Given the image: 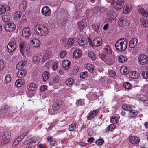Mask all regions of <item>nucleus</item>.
<instances>
[{
  "instance_id": "obj_53",
  "label": "nucleus",
  "mask_w": 148,
  "mask_h": 148,
  "mask_svg": "<svg viewBox=\"0 0 148 148\" xmlns=\"http://www.w3.org/2000/svg\"><path fill=\"white\" fill-rule=\"evenodd\" d=\"M14 16L15 18L16 19L18 20L21 17V13L19 11H16L14 14Z\"/></svg>"
},
{
  "instance_id": "obj_59",
  "label": "nucleus",
  "mask_w": 148,
  "mask_h": 148,
  "mask_svg": "<svg viewBox=\"0 0 148 148\" xmlns=\"http://www.w3.org/2000/svg\"><path fill=\"white\" fill-rule=\"evenodd\" d=\"M110 121L111 123H117V118L116 117H112L110 119Z\"/></svg>"
},
{
  "instance_id": "obj_24",
  "label": "nucleus",
  "mask_w": 148,
  "mask_h": 148,
  "mask_svg": "<svg viewBox=\"0 0 148 148\" xmlns=\"http://www.w3.org/2000/svg\"><path fill=\"white\" fill-rule=\"evenodd\" d=\"M82 55V52L79 49H76L73 53V56L75 58L78 59Z\"/></svg>"
},
{
  "instance_id": "obj_63",
  "label": "nucleus",
  "mask_w": 148,
  "mask_h": 148,
  "mask_svg": "<svg viewBox=\"0 0 148 148\" xmlns=\"http://www.w3.org/2000/svg\"><path fill=\"white\" fill-rule=\"evenodd\" d=\"M2 108L7 112L10 109V108L7 105H5L2 106Z\"/></svg>"
},
{
  "instance_id": "obj_35",
  "label": "nucleus",
  "mask_w": 148,
  "mask_h": 148,
  "mask_svg": "<svg viewBox=\"0 0 148 148\" xmlns=\"http://www.w3.org/2000/svg\"><path fill=\"white\" fill-rule=\"evenodd\" d=\"M50 53L49 52H46L43 57V60L44 61H46L50 57Z\"/></svg>"
},
{
  "instance_id": "obj_42",
  "label": "nucleus",
  "mask_w": 148,
  "mask_h": 148,
  "mask_svg": "<svg viewBox=\"0 0 148 148\" xmlns=\"http://www.w3.org/2000/svg\"><path fill=\"white\" fill-rule=\"evenodd\" d=\"M40 58L38 56H35L33 57V61L34 63H36L40 61Z\"/></svg>"
},
{
  "instance_id": "obj_27",
  "label": "nucleus",
  "mask_w": 148,
  "mask_h": 148,
  "mask_svg": "<svg viewBox=\"0 0 148 148\" xmlns=\"http://www.w3.org/2000/svg\"><path fill=\"white\" fill-rule=\"evenodd\" d=\"M86 68L91 73H93L94 70V66L90 64H87L85 65Z\"/></svg>"
},
{
  "instance_id": "obj_38",
  "label": "nucleus",
  "mask_w": 148,
  "mask_h": 148,
  "mask_svg": "<svg viewBox=\"0 0 148 148\" xmlns=\"http://www.w3.org/2000/svg\"><path fill=\"white\" fill-rule=\"evenodd\" d=\"M79 68L78 66L75 65L74 66L71 73L74 75L76 74L78 72Z\"/></svg>"
},
{
  "instance_id": "obj_57",
  "label": "nucleus",
  "mask_w": 148,
  "mask_h": 148,
  "mask_svg": "<svg viewBox=\"0 0 148 148\" xmlns=\"http://www.w3.org/2000/svg\"><path fill=\"white\" fill-rule=\"evenodd\" d=\"M142 75L144 78L148 79V72L145 71L143 72L142 73Z\"/></svg>"
},
{
  "instance_id": "obj_5",
  "label": "nucleus",
  "mask_w": 148,
  "mask_h": 148,
  "mask_svg": "<svg viewBox=\"0 0 148 148\" xmlns=\"http://www.w3.org/2000/svg\"><path fill=\"white\" fill-rule=\"evenodd\" d=\"M138 60L141 64H145L148 62V57L145 54H141L138 57Z\"/></svg>"
},
{
  "instance_id": "obj_12",
  "label": "nucleus",
  "mask_w": 148,
  "mask_h": 148,
  "mask_svg": "<svg viewBox=\"0 0 148 148\" xmlns=\"http://www.w3.org/2000/svg\"><path fill=\"white\" fill-rule=\"evenodd\" d=\"M31 45H33V46L36 47H38L40 46V40L36 38H33L30 40Z\"/></svg>"
},
{
  "instance_id": "obj_31",
  "label": "nucleus",
  "mask_w": 148,
  "mask_h": 148,
  "mask_svg": "<svg viewBox=\"0 0 148 148\" xmlns=\"http://www.w3.org/2000/svg\"><path fill=\"white\" fill-rule=\"evenodd\" d=\"M26 3L25 1L21 2L19 5V8L22 11L25 10L26 8Z\"/></svg>"
},
{
  "instance_id": "obj_39",
  "label": "nucleus",
  "mask_w": 148,
  "mask_h": 148,
  "mask_svg": "<svg viewBox=\"0 0 148 148\" xmlns=\"http://www.w3.org/2000/svg\"><path fill=\"white\" fill-rule=\"evenodd\" d=\"M122 107L125 110L128 111H129L132 108L130 106L125 104H123Z\"/></svg>"
},
{
  "instance_id": "obj_52",
  "label": "nucleus",
  "mask_w": 148,
  "mask_h": 148,
  "mask_svg": "<svg viewBox=\"0 0 148 148\" xmlns=\"http://www.w3.org/2000/svg\"><path fill=\"white\" fill-rule=\"evenodd\" d=\"M6 11V9L4 6V5L0 6V15L3 13H5Z\"/></svg>"
},
{
  "instance_id": "obj_58",
  "label": "nucleus",
  "mask_w": 148,
  "mask_h": 148,
  "mask_svg": "<svg viewBox=\"0 0 148 148\" xmlns=\"http://www.w3.org/2000/svg\"><path fill=\"white\" fill-rule=\"evenodd\" d=\"M66 52L65 51H62L60 53V57L61 58H64L66 56Z\"/></svg>"
},
{
  "instance_id": "obj_32",
  "label": "nucleus",
  "mask_w": 148,
  "mask_h": 148,
  "mask_svg": "<svg viewBox=\"0 0 148 148\" xmlns=\"http://www.w3.org/2000/svg\"><path fill=\"white\" fill-rule=\"evenodd\" d=\"M10 16L8 13H6L2 16V19L4 22H8L10 19Z\"/></svg>"
},
{
  "instance_id": "obj_11",
  "label": "nucleus",
  "mask_w": 148,
  "mask_h": 148,
  "mask_svg": "<svg viewBox=\"0 0 148 148\" xmlns=\"http://www.w3.org/2000/svg\"><path fill=\"white\" fill-rule=\"evenodd\" d=\"M124 0H118L113 4L114 7L116 10H119L121 9L123 6Z\"/></svg>"
},
{
  "instance_id": "obj_15",
  "label": "nucleus",
  "mask_w": 148,
  "mask_h": 148,
  "mask_svg": "<svg viewBox=\"0 0 148 148\" xmlns=\"http://www.w3.org/2000/svg\"><path fill=\"white\" fill-rule=\"evenodd\" d=\"M42 12V14L46 16H49L51 13L49 8L47 6L43 8Z\"/></svg>"
},
{
  "instance_id": "obj_26",
  "label": "nucleus",
  "mask_w": 148,
  "mask_h": 148,
  "mask_svg": "<svg viewBox=\"0 0 148 148\" xmlns=\"http://www.w3.org/2000/svg\"><path fill=\"white\" fill-rule=\"evenodd\" d=\"M29 141V144L28 146L29 147H32L37 144V143H36V140L33 138H30Z\"/></svg>"
},
{
  "instance_id": "obj_46",
  "label": "nucleus",
  "mask_w": 148,
  "mask_h": 148,
  "mask_svg": "<svg viewBox=\"0 0 148 148\" xmlns=\"http://www.w3.org/2000/svg\"><path fill=\"white\" fill-rule=\"evenodd\" d=\"M74 43V39L73 38H71L68 40L66 44L69 46H72Z\"/></svg>"
},
{
  "instance_id": "obj_29",
  "label": "nucleus",
  "mask_w": 148,
  "mask_h": 148,
  "mask_svg": "<svg viewBox=\"0 0 148 148\" xmlns=\"http://www.w3.org/2000/svg\"><path fill=\"white\" fill-rule=\"evenodd\" d=\"M49 76V73L47 71H45L42 74V77L44 81H46L47 80Z\"/></svg>"
},
{
  "instance_id": "obj_19",
  "label": "nucleus",
  "mask_w": 148,
  "mask_h": 148,
  "mask_svg": "<svg viewBox=\"0 0 148 148\" xmlns=\"http://www.w3.org/2000/svg\"><path fill=\"white\" fill-rule=\"evenodd\" d=\"M71 63L68 60H65L62 62L63 68L65 70H68L70 68Z\"/></svg>"
},
{
  "instance_id": "obj_37",
  "label": "nucleus",
  "mask_w": 148,
  "mask_h": 148,
  "mask_svg": "<svg viewBox=\"0 0 148 148\" xmlns=\"http://www.w3.org/2000/svg\"><path fill=\"white\" fill-rule=\"evenodd\" d=\"M104 142V140L102 138L96 140L95 143L99 146H101L103 144Z\"/></svg>"
},
{
  "instance_id": "obj_50",
  "label": "nucleus",
  "mask_w": 148,
  "mask_h": 148,
  "mask_svg": "<svg viewBox=\"0 0 148 148\" xmlns=\"http://www.w3.org/2000/svg\"><path fill=\"white\" fill-rule=\"evenodd\" d=\"M88 56L93 60H95L96 58L94 53L92 51H90L88 53Z\"/></svg>"
},
{
  "instance_id": "obj_16",
  "label": "nucleus",
  "mask_w": 148,
  "mask_h": 148,
  "mask_svg": "<svg viewBox=\"0 0 148 148\" xmlns=\"http://www.w3.org/2000/svg\"><path fill=\"white\" fill-rule=\"evenodd\" d=\"M132 7L130 4H128L125 6L123 9V13L127 14L129 13L132 10Z\"/></svg>"
},
{
  "instance_id": "obj_49",
  "label": "nucleus",
  "mask_w": 148,
  "mask_h": 148,
  "mask_svg": "<svg viewBox=\"0 0 148 148\" xmlns=\"http://www.w3.org/2000/svg\"><path fill=\"white\" fill-rule=\"evenodd\" d=\"M115 128V127L114 124H111L106 129V131H112Z\"/></svg>"
},
{
  "instance_id": "obj_36",
  "label": "nucleus",
  "mask_w": 148,
  "mask_h": 148,
  "mask_svg": "<svg viewBox=\"0 0 148 148\" xmlns=\"http://www.w3.org/2000/svg\"><path fill=\"white\" fill-rule=\"evenodd\" d=\"M118 60L120 63H124L127 60V58L123 55H120L118 57Z\"/></svg>"
},
{
  "instance_id": "obj_3",
  "label": "nucleus",
  "mask_w": 148,
  "mask_h": 148,
  "mask_svg": "<svg viewBox=\"0 0 148 148\" xmlns=\"http://www.w3.org/2000/svg\"><path fill=\"white\" fill-rule=\"evenodd\" d=\"M11 133L10 130L5 131L3 134V142L5 144L8 143L10 140Z\"/></svg>"
},
{
  "instance_id": "obj_2",
  "label": "nucleus",
  "mask_w": 148,
  "mask_h": 148,
  "mask_svg": "<svg viewBox=\"0 0 148 148\" xmlns=\"http://www.w3.org/2000/svg\"><path fill=\"white\" fill-rule=\"evenodd\" d=\"M34 30L37 34L42 36L47 35L49 32L48 29L42 25H38L35 26Z\"/></svg>"
},
{
  "instance_id": "obj_60",
  "label": "nucleus",
  "mask_w": 148,
  "mask_h": 148,
  "mask_svg": "<svg viewBox=\"0 0 148 148\" xmlns=\"http://www.w3.org/2000/svg\"><path fill=\"white\" fill-rule=\"evenodd\" d=\"M93 10L94 12L96 13H97L98 12L100 11L101 9L99 6H96L94 8Z\"/></svg>"
},
{
  "instance_id": "obj_4",
  "label": "nucleus",
  "mask_w": 148,
  "mask_h": 148,
  "mask_svg": "<svg viewBox=\"0 0 148 148\" xmlns=\"http://www.w3.org/2000/svg\"><path fill=\"white\" fill-rule=\"evenodd\" d=\"M4 28L8 32H12L16 28V25L13 23H8L6 25H4Z\"/></svg>"
},
{
  "instance_id": "obj_40",
  "label": "nucleus",
  "mask_w": 148,
  "mask_h": 148,
  "mask_svg": "<svg viewBox=\"0 0 148 148\" xmlns=\"http://www.w3.org/2000/svg\"><path fill=\"white\" fill-rule=\"evenodd\" d=\"M84 38L82 36L80 37L79 38H78L77 40V42L78 44L80 46H82L84 44Z\"/></svg>"
},
{
  "instance_id": "obj_13",
  "label": "nucleus",
  "mask_w": 148,
  "mask_h": 148,
  "mask_svg": "<svg viewBox=\"0 0 148 148\" xmlns=\"http://www.w3.org/2000/svg\"><path fill=\"white\" fill-rule=\"evenodd\" d=\"M22 35L25 38L29 37L30 35V29L28 27H25L22 30Z\"/></svg>"
},
{
  "instance_id": "obj_48",
  "label": "nucleus",
  "mask_w": 148,
  "mask_h": 148,
  "mask_svg": "<svg viewBox=\"0 0 148 148\" xmlns=\"http://www.w3.org/2000/svg\"><path fill=\"white\" fill-rule=\"evenodd\" d=\"M11 77L10 75L9 74H8L6 75L5 79V82L6 83H8L11 81Z\"/></svg>"
},
{
  "instance_id": "obj_56",
  "label": "nucleus",
  "mask_w": 148,
  "mask_h": 148,
  "mask_svg": "<svg viewBox=\"0 0 148 148\" xmlns=\"http://www.w3.org/2000/svg\"><path fill=\"white\" fill-rule=\"evenodd\" d=\"M123 69V72L125 74H126L129 73V69H128L127 67H124L123 68L122 67L121 70Z\"/></svg>"
},
{
  "instance_id": "obj_14",
  "label": "nucleus",
  "mask_w": 148,
  "mask_h": 148,
  "mask_svg": "<svg viewBox=\"0 0 148 148\" xmlns=\"http://www.w3.org/2000/svg\"><path fill=\"white\" fill-rule=\"evenodd\" d=\"M147 10L143 8H141L138 10V13L145 17H148V10L147 11Z\"/></svg>"
},
{
  "instance_id": "obj_43",
  "label": "nucleus",
  "mask_w": 148,
  "mask_h": 148,
  "mask_svg": "<svg viewBox=\"0 0 148 148\" xmlns=\"http://www.w3.org/2000/svg\"><path fill=\"white\" fill-rule=\"evenodd\" d=\"M76 127V124L75 123H72L69 127V130L72 131L75 129Z\"/></svg>"
},
{
  "instance_id": "obj_47",
  "label": "nucleus",
  "mask_w": 148,
  "mask_h": 148,
  "mask_svg": "<svg viewBox=\"0 0 148 148\" xmlns=\"http://www.w3.org/2000/svg\"><path fill=\"white\" fill-rule=\"evenodd\" d=\"M100 26L99 24H93L92 25V28L96 32L98 31Z\"/></svg>"
},
{
  "instance_id": "obj_45",
  "label": "nucleus",
  "mask_w": 148,
  "mask_h": 148,
  "mask_svg": "<svg viewBox=\"0 0 148 148\" xmlns=\"http://www.w3.org/2000/svg\"><path fill=\"white\" fill-rule=\"evenodd\" d=\"M124 88L126 89H129L130 88L131 85L129 82H125L123 85Z\"/></svg>"
},
{
  "instance_id": "obj_23",
  "label": "nucleus",
  "mask_w": 148,
  "mask_h": 148,
  "mask_svg": "<svg viewBox=\"0 0 148 148\" xmlns=\"http://www.w3.org/2000/svg\"><path fill=\"white\" fill-rule=\"evenodd\" d=\"M99 57L102 60L105 62L108 61L109 60V57L105 54L100 53L99 54Z\"/></svg>"
},
{
  "instance_id": "obj_34",
  "label": "nucleus",
  "mask_w": 148,
  "mask_h": 148,
  "mask_svg": "<svg viewBox=\"0 0 148 148\" xmlns=\"http://www.w3.org/2000/svg\"><path fill=\"white\" fill-rule=\"evenodd\" d=\"M23 83L24 81L22 79H18L15 82V86L17 87H20L23 84Z\"/></svg>"
},
{
  "instance_id": "obj_44",
  "label": "nucleus",
  "mask_w": 148,
  "mask_h": 148,
  "mask_svg": "<svg viewBox=\"0 0 148 148\" xmlns=\"http://www.w3.org/2000/svg\"><path fill=\"white\" fill-rule=\"evenodd\" d=\"M25 45L24 42H21L19 44L20 50V52L22 54L23 52L24 47Z\"/></svg>"
},
{
  "instance_id": "obj_8",
  "label": "nucleus",
  "mask_w": 148,
  "mask_h": 148,
  "mask_svg": "<svg viewBox=\"0 0 148 148\" xmlns=\"http://www.w3.org/2000/svg\"><path fill=\"white\" fill-rule=\"evenodd\" d=\"M129 139L130 142L132 144H137L140 141V138L136 136H130Z\"/></svg>"
},
{
  "instance_id": "obj_30",
  "label": "nucleus",
  "mask_w": 148,
  "mask_h": 148,
  "mask_svg": "<svg viewBox=\"0 0 148 148\" xmlns=\"http://www.w3.org/2000/svg\"><path fill=\"white\" fill-rule=\"evenodd\" d=\"M104 52L109 54L112 53V51L109 45H107L103 49Z\"/></svg>"
},
{
  "instance_id": "obj_25",
  "label": "nucleus",
  "mask_w": 148,
  "mask_h": 148,
  "mask_svg": "<svg viewBox=\"0 0 148 148\" xmlns=\"http://www.w3.org/2000/svg\"><path fill=\"white\" fill-rule=\"evenodd\" d=\"M137 42V40L136 38H134L132 39L129 42V46L131 48H134Z\"/></svg>"
},
{
  "instance_id": "obj_55",
  "label": "nucleus",
  "mask_w": 148,
  "mask_h": 148,
  "mask_svg": "<svg viewBox=\"0 0 148 148\" xmlns=\"http://www.w3.org/2000/svg\"><path fill=\"white\" fill-rule=\"evenodd\" d=\"M59 107V106L58 105L57 103H54L52 106V109L53 111H57Z\"/></svg>"
},
{
  "instance_id": "obj_33",
  "label": "nucleus",
  "mask_w": 148,
  "mask_h": 148,
  "mask_svg": "<svg viewBox=\"0 0 148 148\" xmlns=\"http://www.w3.org/2000/svg\"><path fill=\"white\" fill-rule=\"evenodd\" d=\"M140 25L142 27H148V22H147L143 18H141L140 20Z\"/></svg>"
},
{
  "instance_id": "obj_51",
  "label": "nucleus",
  "mask_w": 148,
  "mask_h": 148,
  "mask_svg": "<svg viewBox=\"0 0 148 148\" xmlns=\"http://www.w3.org/2000/svg\"><path fill=\"white\" fill-rule=\"evenodd\" d=\"M88 75V72L85 71L81 73L80 74V78L82 79H84L85 78V77L87 76Z\"/></svg>"
},
{
  "instance_id": "obj_18",
  "label": "nucleus",
  "mask_w": 148,
  "mask_h": 148,
  "mask_svg": "<svg viewBox=\"0 0 148 148\" xmlns=\"http://www.w3.org/2000/svg\"><path fill=\"white\" fill-rule=\"evenodd\" d=\"M27 61L25 60H23L18 63L16 65V69H20L23 68L26 64Z\"/></svg>"
},
{
  "instance_id": "obj_54",
  "label": "nucleus",
  "mask_w": 148,
  "mask_h": 148,
  "mask_svg": "<svg viewBox=\"0 0 148 148\" xmlns=\"http://www.w3.org/2000/svg\"><path fill=\"white\" fill-rule=\"evenodd\" d=\"M74 81L72 78L68 79L66 81V84L67 85H71L74 83Z\"/></svg>"
},
{
  "instance_id": "obj_17",
  "label": "nucleus",
  "mask_w": 148,
  "mask_h": 148,
  "mask_svg": "<svg viewBox=\"0 0 148 148\" xmlns=\"http://www.w3.org/2000/svg\"><path fill=\"white\" fill-rule=\"evenodd\" d=\"M138 114V111L134 110H132L131 108L129 111L128 116L130 118H133L136 117Z\"/></svg>"
},
{
  "instance_id": "obj_6",
  "label": "nucleus",
  "mask_w": 148,
  "mask_h": 148,
  "mask_svg": "<svg viewBox=\"0 0 148 148\" xmlns=\"http://www.w3.org/2000/svg\"><path fill=\"white\" fill-rule=\"evenodd\" d=\"M78 28L80 29V31L84 32L87 27V22L85 20L82 19L80 22L78 23Z\"/></svg>"
},
{
  "instance_id": "obj_10",
  "label": "nucleus",
  "mask_w": 148,
  "mask_h": 148,
  "mask_svg": "<svg viewBox=\"0 0 148 148\" xmlns=\"http://www.w3.org/2000/svg\"><path fill=\"white\" fill-rule=\"evenodd\" d=\"M118 23L120 26H127L129 25V23L127 20H125L123 17H121L118 21Z\"/></svg>"
},
{
  "instance_id": "obj_41",
  "label": "nucleus",
  "mask_w": 148,
  "mask_h": 148,
  "mask_svg": "<svg viewBox=\"0 0 148 148\" xmlns=\"http://www.w3.org/2000/svg\"><path fill=\"white\" fill-rule=\"evenodd\" d=\"M131 75H130V76L131 78L133 79H136L138 77V74L135 71H133L131 73Z\"/></svg>"
},
{
  "instance_id": "obj_9",
  "label": "nucleus",
  "mask_w": 148,
  "mask_h": 148,
  "mask_svg": "<svg viewBox=\"0 0 148 148\" xmlns=\"http://www.w3.org/2000/svg\"><path fill=\"white\" fill-rule=\"evenodd\" d=\"M102 42V39L100 37H96L92 41V47L94 46L99 47Z\"/></svg>"
},
{
  "instance_id": "obj_1",
  "label": "nucleus",
  "mask_w": 148,
  "mask_h": 148,
  "mask_svg": "<svg viewBox=\"0 0 148 148\" xmlns=\"http://www.w3.org/2000/svg\"><path fill=\"white\" fill-rule=\"evenodd\" d=\"M127 45V41L126 39H120L116 42L115 46L116 49L118 51H125Z\"/></svg>"
},
{
  "instance_id": "obj_21",
  "label": "nucleus",
  "mask_w": 148,
  "mask_h": 148,
  "mask_svg": "<svg viewBox=\"0 0 148 148\" xmlns=\"http://www.w3.org/2000/svg\"><path fill=\"white\" fill-rule=\"evenodd\" d=\"M107 15L108 18H115L117 16L116 13L112 10H108L107 12Z\"/></svg>"
},
{
  "instance_id": "obj_62",
  "label": "nucleus",
  "mask_w": 148,
  "mask_h": 148,
  "mask_svg": "<svg viewBox=\"0 0 148 148\" xmlns=\"http://www.w3.org/2000/svg\"><path fill=\"white\" fill-rule=\"evenodd\" d=\"M4 66V62L2 60H0V70H2Z\"/></svg>"
},
{
  "instance_id": "obj_64",
  "label": "nucleus",
  "mask_w": 148,
  "mask_h": 148,
  "mask_svg": "<svg viewBox=\"0 0 148 148\" xmlns=\"http://www.w3.org/2000/svg\"><path fill=\"white\" fill-rule=\"evenodd\" d=\"M47 88V86L45 85L42 86L40 88V90L41 91H45Z\"/></svg>"
},
{
  "instance_id": "obj_22",
  "label": "nucleus",
  "mask_w": 148,
  "mask_h": 148,
  "mask_svg": "<svg viewBox=\"0 0 148 148\" xmlns=\"http://www.w3.org/2000/svg\"><path fill=\"white\" fill-rule=\"evenodd\" d=\"M99 110L97 109L94 110L92 112L89 114L87 117V119L88 120H90L98 114L99 112Z\"/></svg>"
},
{
  "instance_id": "obj_28",
  "label": "nucleus",
  "mask_w": 148,
  "mask_h": 148,
  "mask_svg": "<svg viewBox=\"0 0 148 148\" xmlns=\"http://www.w3.org/2000/svg\"><path fill=\"white\" fill-rule=\"evenodd\" d=\"M26 71L24 69L19 71L17 73V75L19 77H23L25 75Z\"/></svg>"
},
{
  "instance_id": "obj_7",
  "label": "nucleus",
  "mask_w": 148,
  "mask_h": 148,
  "mask_svg": "<svg viewBox=\"0 0 148 148\" xmlns=\"http://www.w3.org/2000/svg\"><path fill=\"white\" fill-rule=\"evenodd\" d=\"M16 47V43L11 42L9 43L7 46V49L8 52L11 53L13 52Z\"/></svg>"
},
{
  "instance_id": "obj_61",
  "label": "nucleus",
  "mask_w": 148,
  "mask_h": 148,
  "mask_svg": "<svg viewBox=\"0 0 148 148\" xmlns=\"http://www.w3.org/2000/svg\"><path fill=\"white\" fill-rule=\"evenodd\" d=\"M7 112H6L3 109L1 108V109L0 110V115L2 116H6V114Z\"/></svg>"
},
{
  "instance_id": "obj_20",
  "label": "nucleus",
  "mask_w": 148,
  "mask_h": 148,
  "mask_svg": "<svg viewBox=\"0 0 148 148\" xmlns=\"http://www.w3.org/2000/svg\"><path fill=\"white\" fill-rule=\"evenodd\" d=\"M36 85L33 83H31L27 85V88L28 90L31 91L36 90L37 88Z\"/></svg>"
}]
</instances>
